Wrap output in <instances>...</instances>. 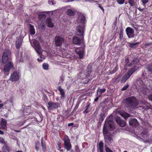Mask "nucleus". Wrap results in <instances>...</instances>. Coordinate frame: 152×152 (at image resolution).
Returning a JSON list of instances; mask_svg holds the SVG:
<instances>
[{
	"label": "nucleus",
	"mask_w": 152,
	"mask_h": 152,
	"mask_svg": "<svg viewBox=\"0 0 152 152\" xmlns=\"http://www.w3.org/2000/svg\"><path fill=\"white\" fill-rule=\"evenodd\" d=\"M113 117L110 116L107 118L105 121L103 128V133L104 136L105 142L108 145H109L113 142L111 135L108 133V128H110V130L113 129L114 126L113 122Z\"/></svg>",
	"instance_id": "obj_1"
},
{
	"label": "nucleus",
	"mask_w": 152,
	"mask_h": 152,
	"mask_svg": "<svg viewBox=\"0 0 152 152\" xmlns=\"http://www.w3.org/2000/svg\"><path fill=\"white\" fill-rule=\"evenodd\" d=\"M77 23L79 25L77 27V34L80 36H83L84 25L86 23V19L85 15L83 14L80 13L77 20Z\"/></svg>",
	"instance_id": "obj_2"
},
{
	"label": "nucleus",
	"mask_w": 152,
	"mask_h": 152,
	"mask_svg": "<svg viewBox=\"0 0 152 152\" xmlns=\"http://www.w3.org/2000/svg\"><path fill=\"white\" fill-rule=\"evenodd\" d=\"M125 102L127 106L131 108L135 107L138 104V101L133 96L126 98Z\"/></svg>",
	"instance_id": "obj_3"
},
{
	"label": "nucleus",
	"mask_w": 152,
	"mask_h": 152,
	"mask_svg": "<svg viewBox=\"0 0 152 152\" xmlns=\"http://www.w3.org/2000/svg\"><path fill=\"white\" fill-rule=\"evenodd\" d=\"M137 69L138 67H133L131 68L127 73L125 74L122 77L121 80V83H124L126 80Z\"/></svg>",
	"instance_id": "obj_4"
},
{
	"label": "nucleus",
	"mask_w": 152,
	"mask_h": 152,
	"mask_svg": "<svg viewBox=\"0 0 152 152\" xmlns=\"http://www.w3.org/2000/svg\"><path fill=\"white\" fill-rule=\"evenodd\" d=\"M20 76V74L19 71H15L11 75L9 80L13 82H15L19 79Z\"/></svg>",
	"instance_id": "obj_5"
},
{
	"label": "nucleus",
	"mask_w": 152,
	"mask_h": 152,
	"mask_svg": "<svg viewBox=\"0 0 152 152\" xmlns=\"http://www.w3.org/2000/svg\"><path fill=\"white\" fill-rule=\"evenodd\" d=\"M33 47L35 49L36 52L39 55H41L42 53L43 50L41 48L39 42L35 39L33 41Z\"/></svg>",
	"instance_id": "obj_6"
},
{
	"label": "nucleus",
	"mask_w": 152,
	"mask_h": 152,
	"mask_svg": "<svg viewBox=\"0 0 152 152\" xmlns=\"http://www.w3.org/2000/svg\"><path fill=\"white\" fill-rule=\"evenodd\" d=\"M64 41V39L62 37L57 36L55 37V45L56 47H60L61 46Z\"/></svg>",
	"instance_id": "obj_7"
},
{
	"label": "nucleus",
	"mask_w": 152,
	"mask_h": 152,
	"mask_svg": "<svg viewBox=\"0 0 152 152\" xmlns=\"http://www.w3.org/2000/svg\"><path fill=\"white\" fill-rule=\"evenodd\" d=\"M11 54L10 51L9 50H6L2 56V59L3 63L5 64L9 58V56Z\"/></svg>",
	"instance_id": "obj_8"
},
{
	"label": "nucleus",
	"mask_w": 152,
	"mask_h": 152,
	"mask_svg": "<svg viewBox=\"0 0 152 152\" xmlns=\"http://www.w3.org/2000/svg\"><path fill=\"white\" fill-rule=\"evenodd\" d=\"M64 146L65 148L68 151H69L71 148V145L69 139L67 136L64 139Z\"/></svg>",
	"instance_id": "obj_9"
},
{
	"label": "nucleus",
	"mask_w": 152,
	"mask_h": 152,
	"mask_svg": "<svg viewBox=\"0 0 152 152\" xmlns=\"http://www.w3.org/2000/svg\"><path fill=\"white\" fill-rule=\"evenodd\" d=\"M126 31L129 38H132L134 37V31L133 28L128 27L126 28Z\"/></svg>",
	"instance_id": "obj_10"
},
{
	"label": "nucleus",
	"mask_w": 152,
	"mask_h": 152,
	"mask_svg": "<svg viewBox=\"0 0 152 152\" xmlns=\"http://www.w3.org/2000/svg\"><path fill=\"white\" fill-rule=\"evenodd\" d=\"M48 109L49 110L57 108L60 106L59 104L58 103H54L51 102H48Z\"/></svg>",
	"instance_id": "obj_11"
},
{
	"label": "nucleus",
	"mask_w": 152,
	"mask_h": 152,
	"mask_svg": "<svg viewBox=\"0 0 152 152\" xmlns=\"http://www.w3.org/2000/svg\"><path fill=\"white\" fill-rule=\"evenodd\" d=\"M116 121L121 127H124L125 126L126 123L123 120L121 119L120 117H117L115 118Z\"/></svg>",
	"instance_id": "obj_12"
},
{
	"label": "nucleus",
	"mask_w": 152,
	"mask_h": 152,
	"mask_svg": "<svg viewBox=\"0 0 152 152\" xmlns=\"http://www.w3.org/2000/svg\"><path fill=\"white\" fill-rule=\"evenodd\" d=\"M23 39L20 36L17 37V40L15 43V46L17 49H19L21 46Z\"/></svg>",
	"instance_id": "obj_13"
},
{
	"label": "nucleus",
	"mask_w": 152,
	"mask_h": 152,
	"mask_svg": "<svg viewBox=\"0 0 152 152\" xmlns=\"http://www.w3.org/2000/svg\"><path fill=\"white\" fill-rule=\"evenodd\" d=\"M75 51L79 56V58H83L84 55V51L83 49L82 48H78L75 50Z\"/></svg>",
	"instance_id": "obj_14"
},
{
	"label": "nucleus",
	"mask_w": 152,
	"mask_h": 152,
	"mask_svg": "<svg viewBox=\"0 0 152 152\" xmlns=\"http://www.w3.org/2000/svg\"><path fill=\"white\" fill-rule=\"evenodd\" d=\"M7 123V121L4 119H2L1 121V128L7 130V126L6 125Z\"/></svg>",
	"instance_id": "obj_15"
},
{
	"label": "nucleus",
	"mask_w": 152,
	"mask_h": 152,
	"mask_svg": "<svg viewBox=\"0 0 152 152\" xmlns=\"http://www.w3.org/2000/svg\"><path fill=\"white\" fill-rule=\"evenodd\" d=\"M73 42L75 45H79L82 43V40L78 37H75L72 39Z\"/></svg>",
	"instance_id": "obj_16"
},
{
	"label": "nucleus",
	"mask_w": 152,
	"mask_h": 152,
	"mask_svg": "<svg viewBox=\"0 0 152 152\" xmlns=\"http://www.w3.org/2000/svg\"><path fill=\"white\" fill-rule=\"evenodd\" d=\"M118 113L122 117H124L125 119H126L127 118L130 116L129 114L122 110L119 111Z\"/></svg>",
	"instance_id": "obj_17"
},
{
	"label": "nucleus",
	"mask_w": 152,
	"mask_h": 152,
	"mask_svg": "<svg viewBox=\"0 0 152 152\" xmlns=\"http://www.w3.org/2000/svg\"><path fill=\"white\" fill-rule=\"evenodd\" d=\"M103 146V143L102 142H100L97 146V152H104Z\"/></svg>",
	"instance_id": "obj_18"
},
{
	"label": "nucleus",
	"mask_w": 152,
	"mask_h": 152,
	"mask_svg": "<svg viewBox=\"0 0 152 152\" xmlns=\"http://www.w3.org/2000/svg\"><path fill=\"white\" fill-rule=\"evenodd\" d=\"M129 123L130 125L137 126L139 124L137 120L134 118L130 119Z\"/></svg>",
	"instance_id": "obj_19"
},
{
	"label": "nucleus",
	"mask_w": 152,
	"mask_h": 152,
	"mask_svg": "<svg viewBox=\"0 0 152 152\" xmlns=\"http://www.w3.org/2000/svg\"><path fill=\"white\" fill-rule=\"evenodd\" d=\"M30 107L29 106L25 107L23 111V113L24 115H28L31 113Z\"/></svg>",
	"instance_id": "obj_20"
},
{
	"label": "nucleus",
	"mask_w": 152,
	"mask_h": 152,
	"mask_svg": "<svg viewBox=\"0 0 152 152\" xmlns=\"http://www.w3.org/2000/svg\"><path fill=\"white\" fill-rule=\"evenodd\" d=\"M58 89L61 95V98L62 99H64L65 98V92L64 90L61 88V86H59L58 87Z\"/></svg>",
	"instance_id": "obj_21"
},
{
	"label": "nucleus",
	"mask_w": 152,
	"mask_h": 152,
	"mask_svg": "<svg viewBox=\"0 0 152 152\" xmlns=\"http://www.w3.org/2000/svg\"><path fill=\"white\" fill-rule=\"evenodd\" d=\"M46 23L48 27H52L54 26V24L52 23L50 18H47Z\"/></svg>",
	"instance_id": "obj_22"
},
{
	"label": "nucleus",
	"mask_w": 152,
	"mask_h": 152,
	"mask_svg": "<svg viewBox=\"0 0 152 152\" xmlns=\"http://www.w3.org/2000/svg\"><path fill=\"white\" fill-rule=\"evenodd\" d=\"M66 14L69 16H73L75 14V10L72 9H69L67 10Z\"/></svg>",
	"instance_id": "obj_23"
},
{
	"label": "nucleus",
	"mask_w": 152,
	"mask_h": 152,
	"mask_svg": "<svg viewBox=\"0 0 152 152\" xmlns=\"http://www.w3.org/2000/svg\"><path fill=\"white\" fill-rule=\"evenodd\" d=\"M140 89L141 92H142L144 94L148 96V93H149L150 91L147 88L144 87L143 88H140Z\"/></svg>",
	"instance_id": "obj_24"
},
{
	"label": "nucleus",
	"mask_w": 152,
	"mask_h": 152,
	"mask_svg": "<svg viewBox=\"0 0 152 152\" xmlns=\"http://www.w3.org/2000/svg\"><path fill=\"white\" fill-rule=\"evenodd\" d=\"M109 70V74H112L114 73L117 70V69L116 67H110Z\"/></svg>",
	"instance_id": "obj_25"
},
{
	"label": "nucleus",
	"mask_w": 152,
	"mask_h": 152,
	"mask_svg": "<svg viewBox=\"0 0 152 152\" xmlns=\"http://www.w3.org/2000/svg\"><path fill=\"white\" fill-rule=\"evenodd\" d=\"M106 90L105 88L103 89H98L97 91V95L100 97L102 93L105 92Z\"/></svg>",
	"instance_id": "obj_26"
},
{
	"label": "nucleus",
	"mask_w": 152,
	"mask_h": 152,
	"mask_svg": "<svg viewBox=\"0 0 152 152\" xmlns=\"http://www.w3.org/2000/svg\"><path fill=\"white\" fill-rule=\"evenodd\" d=\"M2 150L3 152H10V149L9 146L4 145L2 147Z\"/></svg>",
	"instance_id": "obj_27"
},
{
	"label": "nucleus",
	"mask_w": 152,
	"mask_h": 152,
	"mask_svg": "<svg viewBox=\"0 0 152 152\" xmlns=\"http://www.w3.org/2000/svg\"><path fill=\"white\" fill-rule=\"evenodd\" d=\"M10 67H4V68L3 70V72L5 75H8L9 74V70Z\"/></svg>",
	"instance_id": "obj_28"
},
{
	"label": "nucleus",
	"mask_w": 152,
	"mask_h": 152,
	"mask_svg": "<svg viewBox=\"0 0 152 152\" xmlns=\"http://www.w3.org/2000/svg\"><path fill=\"white\" fill-rule=\"evenodd\" d=\"M29 31L30 34L31 35H33L35 34V30L33 26L31 25H29Z\"/></svg>",
	"instance_id": "obj_29"
},
{
	"label": "nucleus",
	"mask_w": 152,
	"mask_h": 152,
	"mask_svg": "<svg viewBox=\"0 0 152 152\" xmlns=\"http://www.w3.org/2000/svg\"><path fill=\"white\" fill-rule=\"evenodd\" d=\"M140 44L139 42H137L134 43H130L129 45L131 48H135L137 47Z\"/></svg>",
	"instance_id": "obj_30"
},
{
	"label": "nucleus",
	"mask_w": 152,
	"mask_h": 152,
	"mask_svg": "<svg viewBox=\"0 0 152 152\" xmlns=\"http://www.w3.org/2000/svg\"><path fill=\"white\" fill-rule=\"evenodd\" d=\"M80 77L82 79H87L89 75L88 76L87 75L85 74L84 73H80Z\"/></svg>",
	"instance_id": "obj_31"
},
{
	"label": "nucleus",
	"mask_w": 152,
	"mask_h": 152,
	"mask_svg": "<svg viewBox=\"0 0 152 152\" xmlns=\"http://www.w3.org/2000/svg\"><path fill=\"white\" fill-rule=\"evenodd\" d=\"M40 144L39 142H37L35 144V149L37 151H38L39 149Z\"/></svg>",
	"instance_id": "obj_32"
},
{
	"label": "nucleus",
	"mask_w": 152,
	"mask_h": 152,
	"mask_svg": "<svg viewBox=\"0 0 152 152\" xmlns=\"http://www.w3.org/2000/svg\"><path fill=\"white\" fill-rule=\"evenodd\" d=\"M43 139L42 138L41 141V145L42 148V149L43 151H45L46 149V147L45 144H44L43 142Z\"/></svg>",
	"instance_id": "obj_33"
},
{
	"label": "nucleus",
	"mask_w": 152,
	"mask_h": 152,
	"mask_svg": "<svg viewBox=\"0 0 152 152\" xmlns=\"http://www.w3.org/2000/svg\"><path fill=\"white\" fill-rule=\"evenodd\" d=\"M46 17V16L45 14H41L39 15V19L43 20Z\"/></svg>",
	"instance_id": "obj_34"
},
{
	"label": "nucleus",
	"mask_w": 152,
	"mask_h": 152,
	"mask_svg": "<svg viewBox=\"0 0 152 152\" xmlns=\"http://www.w3.org/2000/svg\"><path fill=\"white\" fill-rule=\"evenodd\" d=\"M128 3L131 6H133L134 4V0H128Z\"/></svg>",
	"instance_id": "obj_35"
},
{
	"label": "nucleus",
	"mask_w": 152,
	"mask_h": 152,
	"mask_svg": "<svg viewBox=\"0 0 152 152\" xmlns=\"http://www.w3.org/2000/svg\"><path fill=\"white\" fill-rule=\"evenodd\" d=\"M105 117V115L104 114H102L100 115V119L99 120V121L102 122L103 120L104 119V118Z\"/></svg>",
	"instance_id": "obj_36"
},
{
	"label": "nucleus",
	"mask_w": 152,
	"mask_h": 152,
	"mask_svg": "<svg viewBox=\"0 0 152 152\" xmlns=\"http://www.w3.org/2000/svg\"><path fill=\"white\" fill-rule=\"evenodd\" d=\"M59 78L60 79L59 81V83H61L63 82L64 81V77L63 76L61 75L60 77Z\"/></svg>",
	"instance_id": "obj_37"
},
{
	"label": "nucleus",
	"mask_w": 152,
	"mask_h": 152,
	"mask_svg": "<svg viewBox=\"0 0 152 152\" xmlns=\"http://www.w3.org/2000/svg\"><path fill=\"white\" fill-rule=\"evenodd\" d=\"M139 62V60L137 58H135L132 61V64H136Z\"/></svg>",
	"instance_id": "obj_38"
},
{
	"label": "nucleus",
	"mask_w": 152,
	"mask_h": 152,
	"mask_svg": "<svg viewBox=\"0 0 152 152\" xmlns=\"http://www.w3.org/2000/svg\"><path fill=\"white\" fill-rule=\"evenodd\" d=\"M6 66H13V65L11 62L8 61L7 64Z\"/></svg>",
	"instance_id": "obj_39"
},
{
	"label": "nucleus",
	"mask_w": 152,
	"mask_h": 152,
	"mask_svg": "<svg viewBox=\"0 0 152 152\" xmlns=\"http://www.w3.org/2000/svg\"><path fill=\"white\" fill-rule=\"evenodd\" d=\"M125 0H117V3L120 4H122L124 2Z\"/></svg>",
	"instance_id": "obj_40"
},
{
	"label": "nucleus",
	"mask_w": 152,
	"mask_h": 152,
	"mask_svg": "<svg viewBox=\"0 0 152 152\" xmlns=\"http://www.w3.org/2000/svg\"><path fill=\"white\" fill-rule=\"evenodd\" d=\"M129 86V85L127 84L125 86H124L121 89V90L123 91H124L126 90L127 88Z\"/></svg>",
	"instance_id": "obj_41"
},
{
	"label": "nucleus",
	"mask_w": 152,
	"mask_h": 152,
	"mask_svg": "<svg viewBox=\"0 0 152 152\" xmlns=\"http://www.w3.org/2000/svg\"><path fill=\"white\" fill-rule=\"evenodd\" d=\"M54 2L55 1L54 0H50L48 1L49 4L51 5H53L55 4V3Z\"/></svg>",
	"instance_id": "obj_42"
},
{
	"label": "nucleus",
	"mask_w": 152,
	"mask_h": 152,
	"mask_svg": "<svg viewBox=\"0 0 152 152\" xmlns=\"http://www.w3.org/2000/svg\"><path fill=\"white\" fill-rule=\"evenodd\" d=\"M40 59H39V58H38L37 59V60H38V61H42V59H44L45 58L44 56H43V57H42V56H41V55H40Z\"/></svg>",
	"instance_id": "obj_43"
},
{
	"label": "nucleus",
	"mask_w": 152,
	"mask_h": 152,
	"mask_svg": "<svg viewBox=\"0 0 152 152\" xmlns=\"http://www.w3.org/2000/svg\"><path fill=\"white\" fill-rule=\"evenodd\" d=\"M0 143L3 144H5V142L4 139L1 137H0Z\"/></svg>",
	"instance_id": "obj_44"
},
{
	"label": "nucleus",
	"mask_w": 152,
	"mask_h": 152,
	"mask_svg": "<svg viewBox=\"0 0 152 152\" xmlns=\"http://www.w3.org/2000/svg\"><path fill=\"white\" fill-rule=\"evenodd\" d=\"M143 4H145L148 2V0H141Z\"/></svg>",
	"instance_id": "obj_45"
},
{
	"label": "nucleus",
	"mask_w": 152,
	"mask_h": 152,
	"mask_svg": "<svg viewBox=\"0 0 152 152\" xmlns=\"http://www.w3.org/2000/svg\"><path fill=\"white\" fill-rule=\"evenodd\" d=\"M106 152H113V151L108 148H106Z\"/></svg>",
	"instance_id": "obj_46"
},
{
	"label": "nucleus",
	"mask_w": 152,
	"mask_h": 152,
	"mask_svg": "<svg viewBox=\"0 0 152 152\" xmlns=\"http://www.w3.org/2000/svg\"><path fill=\"white\" fill-rule=\"evenodd\" d=\"M119 37L121 39L123 37L122 33L121 32H120L119 33Z\"/></svg>",
	"instance_id": "obj_47"
},
{
	"label": "nucleus",
	"mask_w": 152,
	"mask_h": 152,
	"mask_svg": "<svg viewBox=\"0 0 152 152\" xmlns=\"http://www.w3.org/2000/svg\"><path fill=\"white\" fill-rule=\"evenodd\" d=\"M147 69L150 72H152V67H147Z\"/></svg>",
	"instance_id": "obj_48"
},
{
	"label": "nucleus",
	"mask_w": 152,
	"mask_h": 152,
	"mask_svg": "<svg viewBox=\"0 0 152 152\" xmlns=\"http://www.w3.org/2000/svg\"><path fill=\"white\" fill-rule=\"evenodd\" d=\"M49 65H48V64L46 63H43L42 65V66L43 67H47Z\"/></svg>",
	"instance_id": "obj_49"
},
{
	"label": "nucleus",
	"mask_w": 152,
	"mask_h": 152,
	"mask_svg": "<svg viewBox=\"0 0 152 152\" xmlns=\"http://www.w3.org/2000/svg\"><path fill=\"white\" fill-rule=\"evenodd\" d=\"M89 104H88L87 107H86V110L84 111V112H86V113H88V111H87V110L88 109V107H89Z\"/></svg>",
	"instance_id": "obj_50"
},
{
	"label": "nucleus",
	"mask_w": 152,
	"mask_h": 152,
	"mask_svg": "<svg viewBox=\"0 0 152 152\" xmlns=\"http://www.w3.org/2000/svg\"><path fill=\"white\" fill-rule=\"evenodd\" d=\"M99 7L100 8L103 12L104 10V9L102 7H101V6L100 5V4H99Z\"/></svg>",
	"instance_id": "obj_51"
},
{
	"label": "nucleus",
	"mask_w": 152,
	"mask_h": 152,
	"mask_svg": "<svg viewBox=\"0 0 152 152\" xmlns=\"http://www.w3.org/2000/svg\"><path fill=\"white\" fill-rule=\"evenodd\" d=\"M58 145L59 149H60L61 148V144L60 142H58Z\"/></svg>",
	"instance_id": "obj_52"
},
{
	"label": "nucleus",
	"mask_w": 152,
	"mask_h": 152,
	"mask_svg": "<svg viewBox=\"0 0 152 152\" xmlns=\"http://www.w3.org/2000/svg\"><path fill=\"white\" fill-rule=\"evenodd\" d=\"M75 0H67L66 1H65V2H69L71 1H73Z\"/></svg>",
	"instance_id": "obj_53"
},
{
	"label": "nucleus",
	"mask_w": 152,
	"mask_h": 152,
	"mask_svg": "<svg viewBox=\"0 0 152 152\" xmlns=\"http://www.w3.org/2000/svg\"><path fill=\"white\" fill-rule=\"evenodd\" d=\"M4 106V104H0V109L2 108Z\"/></svg>",
	"instance_id": "obj_54"
},
{
	"label": "nucleus",
	"mask_w": 152,
	"mask_h": 152,
	"mask_svg": "<svg viewBox=\"0 0 152 152\" xmlns=\"http://www.w3.org/2000/svg\"><path fill=\"white\" fill-rule=\"evenodd\" d=\"M121 75H118V76H117V77H116V79H119V78H120L121 77Z\"/></svg>",
	"instance_id": "obj_55"
},
{
	"label": "nucleus",
	"mask_w": 152,
	"mask_h": 152,
	"mask_svg": "<svg viewBox=\"0 0 152 152\" xmlns=\"http://www.w3.org/2000/svg\"><path fill=\"white\" fill-rule=\"evenodd\" d=\"M99 96H98V97H96L94 99V101L95 102H96L97 101H98V99H99Z\"/></svg>",
	"instance_id": "obj_56"
},
{
	"label": "nucleus",
	"mask_w": 152,
	"mask_h": 152,
	"mask_svg": "<svg viewBox=\"0 0 152 152\" xmlns=\"http://www.w3.org/2000/svg\"><path fill=\"white\" fill-rule=\"evenodd\" d=\"M137 9L140 12H142L143 10V9H141L140 7L137 8Z\"/></svg>",
	"instance_id": "obj_57"
},
{
	"label": "nucleus",
	"mask_w": 152,
	"mask_h": 152,
	"mask_svg": "<svg viewBox=\"0 0 152 152\" xmlns=\"http://www.w3.org/2000/svg\"><path fill=\"white\" fill-rule=\"evenodd\" d=\"M43 68L45 70H47L48 69V67H43Z\"/></svg>",
	"instance_id": "obj_58"
},
{
	"label": "nucleus",
	"mask_w": 152,
	"mask_h": 152,
	"mask_svg": "<svg viewBox=\"0 0 152 152\" xmlns=\"http://www.w3.org/2000/svg\"><path fill=\"white\" fill-rule=\"evenodd\" d=\"M4 133L1 130H0V134L2 135L4 134Z\"/></svg>",
	"instance_id": "obj_59"
},
{
	"label": "nucleus",
	"mask_w": 152,
	"mask_h": 152,
	"mask_svg": "<svg viewBox=\"0 0 152 152\" xmlns=\"http://www.w3.org/2000/svg\"><path fill=\"white\" fill-rule=\"evenodd\" d=\"M73 125V123H71L69 124H68V126H72Z\"/></svg>",
	"instance_id": "obj_60"
},
{
	"label": "nucleus",
	"mask_w": 152,
	"mask_h": 152,
	"mask_svg": "<svg viewBox=\"0 0 152 152\" xmlns=\"http://www.w3.org/2000/svg\"><path fill=\"white\" fill-rule=\"evenodd\" d=\"M145 134H146V133H145H145L142 132L141 133V134L142 135H145Z\"/></svg>",
	"instance_id": "obj_61"
},
{
	"label": "nucleus",
	"mask_w": 152,
	"mask_h": 152,
	"mask_svg": "<svg viewBox=\"0 0 152 152\" xmlns=\"http://www.w3.org/2000/svg\"><path fill=\"white\" fill-rule=\"evenodd\" d=\"M20 61L21 62V61H22V58H20Z\"/></svg>",
	"instance_id": "obj_62"
},
{
	"label": "nucleus",
	"mask_w": 152,
	"mask_h": 152,
	"mask_svg": "<svg viewBox=\"0 0 152 152\" xmlns=\"http://www.w3.org/2000/svg\"><path fill=\"white\" fill-rule=\"evenodd\" d=\"M15 131H16V132H20V131H16V130H15Z\"/></svg>",
	"instance_id": "obj_63"
},
{
	"label": "nucleus",
	"mask_w": 152,
	"mask_h": 152,
	"mask_svg": "<svg viewBox=\"0 0 152 152\" xmlns=\"http://www.w3.org/2000/svg\"><path fill=\"white\" fill-rule=\"evenodd\" d=\"M17 152H22L21 151H17Z\"/></svg>",
	"instance_id": "obj_64"
}]
</instances>
